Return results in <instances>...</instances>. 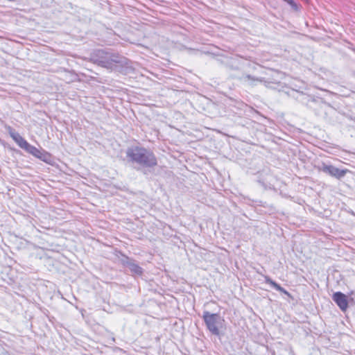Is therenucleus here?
<instances>
[{"mask_svg": "<svg viewBox=\"0 0 355 355\" xmlns=\"http://www.w3.org/2000/svg\"><path fill=\"white\" fill-rule=\"evenodd\" d=\"M126 157L130 162L137 164L144 168H153L157 165L155 154L144 147L135 146L128 148Z\"/></svg>", "mask_w": 355, "mask_h": 355, "instance_id": "obj_1", "label": "nucleus"}, {"mask_svg": "<svg viewBox=\"0 0 355 355\" xmlns=\"http://www.w3.org/2000/svg\"><path fill=\"white\" fill-rule=\"evenodd\" d=\"M90 60L102 67L113 69L116 64L121 63V58L116 54L105 51L102 49L94 51L90 57Z\"/></svg>", "mask_w": 355, "mask_h": 355, "instance_id": "obj_2", "label": "nucleus"}, {"mask_svg": "<svg viewBox=\"0 0 355 355\" xmlns=\"http://www.w3.org/2000/svg\"><path fill=\"white\" fill-rule=\"evenodd\" d=\"M202 319L207 329L215 336H219L220 328L222 327L224 320L218 313H211L205 311L202 314Z\"/></svg>", "mask_w": 355, "mask_h": 355, "instance_id": "obj_3", "label": "nucleus"}, {"mask_svg": "<svg viewBox=\"0 0 355 355\" xmlns=\"http://www.w3.org/2000/svg\"><path fill=\"white\" fill-rule=\"evenodd\" d=\"M317 168L319 171H322L338 180L343 178L349 171L347 169H340L333 165L327 164L324 162H322L320 165L317 166Z\"/></svg>", "mask_w": 355, "mask_h": 355, "instance_id": "obj_4", "label": "nucleus"}, {"mask_svg": "<svg viewBox=\"0 0 355 355\" xmlns=\"http://www.w3.org/2000/svg\"><path fill=\"white\" fill-rule=\"evenodd\" d=\"M122 265L129 268L132 275L141 276L144 273V269L137 262L127 256H123L121 259Z\"/></svg>", "mask_w": 355, "mask_h": 355, "instance_id": "obj_5", "label": "nucleus"}, {"mask_svg": "<svg viewBox=\"0 0 355 355\" xmlns=\"http://www.w3.org/2000/svg\"><path fill=\"white\" fill-rule=\"evenodd\" d=\"M7 130L12 139L22 149L27 146L28 142L25 140L14 128L10 126L7 128Z\"/></svg>", "mask_w": 355, "mask_h": 355, "instance_id": "obj_6", "label": "nucleus"}, {"mask_svg": "<svg viewBox=\"0 0 355 355\" xmlns=\"http://www.w3.org/2000/svg\"><path fill=\"white\" fill-rule=\"evenodd\" d=\"M334 301L342 311H345L348 306L347 297L341 292H336L332 297Z\"/></svg>", "mask_w": 355, "mask_h": 355, "instance_id": "obj_7", "label": "nucleus"}, {"mask_svg": "<svg viewBox=\"0 0 355 355\" xmlns=\"http://www.w3.org/2000/svg\"><path fill=\"white\" fill-rule=\"evenodd\" d=\"M265 282L269 285H270L275 290L284 293L285 295H290L289 293L286 291L283 287H282L279 284L273 281L270 277L265 275L264 276Z\"/></svg>", "mask_w": 355, "mask_h": 355, "instance_id": "obj_8", "label": "nucleus"}, {"mask_svg": "<svg viewBox=\"0 0 355 355\" xmlns=\"http://www.w3.org/2000/svg\"><path fill=\"white\" fill-rule=\"evenodd\" d=\"M23 149H24L26 151L31 153V155H34L35 157H40V150L28 143L27 144V146H26V147H24Z\"/></svg>", "mask_w": 355, "mask_h": 355, "instance_id": "obj_9", "label": "nucleus"}, {"mask_svg": "<svg viewBox=\"0 0 355 355\" xmlns=\"http://www.w3.org/2000/svg\"><path fill=\"white\" fill-rule=\"evenodd\" d=\"M242 79L244 81H251L252 83L255 82V81H261V80H259V78H255L254 76H252L250 75H245V76L242 77Z\"/></svg>", "mask_w": 355, "mask_h": 355, "instance_id": "obj_10", "label": "nucleus"}, {"mask_svg": "<svg viewBox=\"0 0 355 355\" xmlns=\"http://www.w3.org/2000/svg\"><path fill=\"white\" fill-rule=\"evenodd\" d=\"M354 121H355V118L352 119Z\"/></svg>", "mask_w": 355, "mask_h": 355, "instance_id": "obj_11", "label": "nucleus"}]
</instances>
